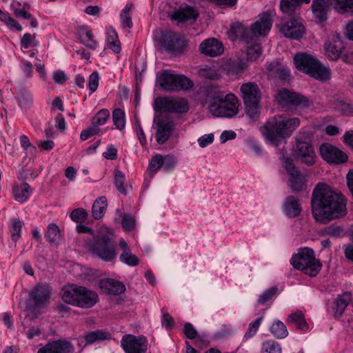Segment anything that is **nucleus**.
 Wrapping results in <instances>:
<instances>
[{
    "instance_id": "obj_1",
    "label": "nucleus",
    "mask_w": 353,
    "mask_h": 353,
    "mask_svg": "<svg viewBox=\"0 0 353 353\" xmlns=\"http://www.w3.org/2000/svg\"><path fill=\"white\" fill-rule=\"evenodd\" d=\"M311 205L314 219L323 224L343 218L347 212L345 196L325 183H319L314 189Z\"/></svg>"
},
{
    "instance_id": "obj_2",
    "label": "nucleus",
    "mask_w": 353,
    "mask_h": 353,
    "mask_svg": "<svg viewBox=\"0 0 353 353\" xmlns=\"http://www.w3.org/2000/svg\"><path fill=\"white\" fill-rule=\"evenodd\" d=\"M299 125V118H288L279 114L269 118L261 131L265 139L276 146L290 137Z\"/></svg>"
},
{
    "instance_id": "obj_3",
    "label": "nucleus",
    "mask_w": 353,
    "mask_h": 353,
    "mask_svg": "<svg viewBox=\"0 0 353 353\" xmlns=\"http://www.w3.org/2000/svg\"><path fill=\"white\" fill-rule=\"evenodd\" d=\"M84 248L92 256L105 262L113 261L117 255L112 234L104 230H100L92 237L88 238L85 241Z\"/></svg>"
},
{
    "instance_id": "obj_4",
    "label": "nucleus",
    "mask_w": 353,
    "mask_h": 353,
    "mask_svg": "<svg viewBox=\"0 0 353 353\" xmlns=\"http://www.w3.org/2000/svg\"><path fill=\"white\" fill-rule=\"evenodd\" d=\"M290 263L294 268L312 277L316 276L322 268L320 261L314 256V250L307 247L299 249L298 252L292 255Z\"/></svg>"
},
{
    "instance_id": "obj_5",
    "label": "nucleus",
    "mask_w": 353,
    "mask_h": 353,
    "mask_svg": "<svg viewBox=\"0 0 353 353\" xmlns=\"http://www.w3.org/2000/svg\"><path fill=\"white\" fill-rule=\"evenodd\" d=\"M294 63L299 70L318 80H327L330 77L329 69L311 54L305 52L297 53L294 57Z\"/></svg>"
},
{
    "instance_id": "obj_6",
    "label": "nucleus",
    "mask_w": 353,
    "mask_h": 353,
    "mask_svg": "<svg viewBox=\"0 0 353 353\" xmlns=\"http://www.w3.org/2000/svg\"><path fill=\"white\" fill-rule=\"evenodd\" d=\"M157 81L161 90L165 92L188 90L194 85L193 81L183 74H178L172 70H163L157 75Z\"/></svg>"
},
{
    "instance_id": "obj_7",
    "label": "nucleus",
    "mask_w": 353,
    "mask_h": 353,
    "mask_svg": "<svg viewBox=\"0 0 353 353\" xmlns=\"http://www.w3.org/2000/svg\"><path fill=\"white\" fill-rule=\"evenodd\" d=\"M276 99L282 108H310L313 107V102L307 97L285 88L278 92Z\"/></svg>"
},
{
    "instance_id": "obj_8",
    "label": "nucleus",
    "mask_w": 353,
    "mask_h": 353,
    "mask_svg": "<svg viewBox=\"0 0 353 353\" xmlns=\"http://www.w3.org/2000/svg\"><path fill=\"white\" fill-rule=\"evenodd\" d=\"M209 110L215 117H233L239 112L237 98L234 94L228 93L218 103L209 104Z\"/></svg>"
},
{
    "instance_id": "obj_9",
    "label": "nucleus",
    "mask_w": 353,
    "mask_h": 353,
    "mask_svg": "<svg viewBox=\"0 0 353 353\" xmlns=\"http://www.w3.org/2000/svg\"><path fill=\"white\" fill-rule=\"evenodd\" d=\"M154 110L170 113L182 114L189 110L186 99L179 97H162L155 100Z\"/></svg>"
},
{
    "instance_id": "obj_10",
    "label": "nucleus",
    "mask_w": 353,
    "mask_h": 353,
    "mask_svg": "<svg viewBox=\"0 0 353 353\" xmlns=\"http://www.w3.org/2000/svg\"><path fill=\"white\" fill-rule=\"evenodd\" d=\"M156 130V141L158 144H164L170 137L175 128L174 121L168 116H161L154 120Z\"/></svg>"
},
{
    "instance_id": "obj_11",
    "label": "nucleus",
    "mask_w": 353,
    "mask_h": 353,
    "mask_svg": "<svg viewBox=\"0 0 353 353\" xmlns=\"http://www.w3.org/2000/svg\"><path fill=\"white\" fill-rule=\"evenodd\" d=\"M283 167L290 176L288 181L289 187L293 192L301 191L306 183V178L295 167L294 163L288 158H284Z\"/></svg>"
},
{
    "instance_id": "obj_12",
    "label": "nucleus",
    "mask_w": 353,
    "mask_h": 353,
    "mask_svg": "<svg viewBox=\"0 0 353 353\" xmlns=\"http://www.w3.org/2000/svg\"><path fill=\"white\" fill-rule=\"evenodd\" d=\"M121 344L125 353H145L148 350V340L143 336L125 334L122 337Z\"/></svg>"
},
{
    "instance_id": "obj_13",
    "label": "nucleus",
    "mask_w": 353,
    "mask_h": 353,
    "mask_svg": "<svg viewBox=\"0 0 353 353\" xmlns=\"http://www.w3.org/2000/svg\"><path fill=\"white\" fill-rule=\"evenodd\" d=\"M280 30L285 37L298 41L303 37L306 31L301 19L296 16L284 22L281 26Z\"/></svg>"
},
{
    "instance_id": "obj_14",
    "label": "nucleus",
    "mask_w": 353,
    "mask_h": 353,
    "mask_svg": "<svg viewBox=\"0 0 353 353\" xmlns=\"http://www.w3.org/2000/svg\"><path fill=\"white\" fill-rule=\"evenodd\" d=\"M272 26V21L270 14L268 12H264L260 15L259 19L252 24L250 27V34L252 37V42L260 37L266 36Z\"/></svg>"
},
{
    "instance_id": "obj_15",
    "label": "nucleus",
    "mask_w": 353,
    "mask_h": 353,
    "mask_svg": "<svg viewBox=\"0 0 353 353\" xmlns=\"http://www.w3.org/2000/svg\"><path fill=\"white\" fill-rule=\"evenodd\" d=\"M320 153L322 158L329 163L339 164L347 160L345 153L327 143L321 145Z\"/></svg>"
},
{
    "instance_id": "obj_16",
    "label": "nucleus",
    "mask_w": 353,
    "mask_h": 353,
    "mask_svg": "<svg viewBox=\"0 0 353 353\" xmlns=\"http://www.w3.org/2000/svg\"><path fill=\"white\" fill-rule=\"evenodd\" d=\"M250 32V29H248L243 23L235 22L231 25L230 30L228 31V36L232 41L239 40L245 43V44H249L252 43Z\"/></svg>"
},
{
    "instance_id": "obj_17",
    "label": "nucleus",
    "mask_w": 353,
    "mask_h": 353,
    "mask_svg": "<svg viewBox=\"0 0 353 353\" xmlns=\"http://www.w3.org/2000/svg\"><path fill=\"white\" fill-rule=\"evenodd\" d=\"M199 50L205 56L215 57L223 53L224 47L217 39L208 38L201 43Z\"/></svg>"
},
{
    "instance_id": "obj_18",
    "label": "nucleus",
    "mask_w": 353,
    "mask_h": 353,
    "mask_svg": "<svg viewBox=\"0 0 353 353\" xmlns=\"http://www.w3.org/2000/svg\"><path fill=\"white\" fill-rule=\"evenodd\" d=\"M199 17V12L194 7L184 6L179 7L172 14V19L179 23H194Z\"/></svg>"
},
{
    "instance_id": "obj_19",
    "label": "nucleus",
    "mask_w": 353,
    "mask_h": 353,
    "mask_svg": "<svg viewBox=\"0 0 353 353\" xmlns=\"http://www.w3.org/2000/svg\"><path fill=\"white\" fill-rule=\"evenodd\" d=\"M240 91L244 103H259L261 92L256 83L253 82L243 83Z\"/></svg>"
},
{
    "instance_id": "obj_20",
    "label": "nucleus",
    "mask_w": 353,
    "mask_h": 353,
    "mask_svg": "<svg viewBox=\"0 0 353 353\" xmlns=\"http://www.w3.org/2000/svg\"><path fill=\"white\" fill-rule=\"evenodd\" d=\"M326 57L331 61H336L341 56L344 46L338 34L334 35L325 43Z\"/></svg>"
},
{
    "instance_id": "obj_21",
    "label": "nucleus",
    "mask_w": 353,
    "mask_h": 353,
    "mask_svg": "<svg viewBox=\"0 0 353 353\" xmlns=\"http://www.w3.org/2000/svg\"><path fill=\"white\" fill-rule=\"evenodd\" d=\"M74 351L73 345L67 340H56L40 348L37 353H70Z\"/></svg>"
},
{
    "instance_id": "obj_22",
    "label": "nucleus",
    "mask_w": 353,
    "mask_h": 353,
    "mask_svg": "<svg viewBox=\"0 0 353 353\" xmlns=\"http://www.w3.org/2000/svg\"><path fill=\"white\" fill-rule=\"evenodd\" d=\"M161 46L168 52H178L183 46L185 41L174 32H167L162 34Z\"/></svg>"
},
{
    "instance_id": "obj_23",
    "label": "nucleus",
    "mask_w": 353,
    "mask_h": 353,
    "mask_svg": "<svg viewBox=\"0 0 353 353\" xmlns=\"http://www.w3.org/2000/svg\"><path fill=\"white\" fill-rule=\"evenodd\" d=\"M50 295L51 288L50 286L46 284H39L34 288L30 296L37 307H42L48 303Z\"/></svg>"
},
{
    "instance_id": "obj_24",
    "label": "nucleus",
    "mask_w": 353,
    "mask_h": 353,
    "mask_svg": "<svg viewBox=\"0 0 353 353\" xmlns=\"http://www.w3.org/2000/svg\"><path fill=\"white\" fill-rule=\"evenodd\" d=\"M332 0H313L311 6L314 17L320 21H326Z\"/></svg>"
},
{
    "instance_id": "obj_25",
    "label": "nucleus",
    "mask_w": 353,
    "mask_h": 353,
    "mask_svg": "<svg viewBox=\"0 0 353 353\" xmlns=\"http://www.w3.org/2000/svg\"><path fill=\"white\" fill-rule=\"evenodd\" d=\"M298 154L302 162L307 165L314 164L315 152L311 144L307 141H298L296 143Z\"/></svg>"
},
{
    "instance_id": "obj_26",
    "label": "nucleus",
    "mask_w": 353,
    "mask_h": 353,
    "mask_svg": "<svg viewBox=\"0 0 353 353\" xmlns=\"http://www.w3.org/2000/svg\"><path fill=\"white\" fill-rule=\"evenodd\" d=\"M98 301V295L96 292L82 286L79 296L77 307L90 308Z\"/></svg>"
},
{
    "instance_id": "obj_27",
    "label": "nucleus",
    "mask_w": 353,
    "mask_h": 353,
    "mask_svg": "<svg viewBox=\"0 0 353 353\" xmlns=\"http://www.w3.org/2000/svg\"><path fill=\"white\" fill-rule=\"evenodd\" d=\"M82 286L71 284L62 288L61 297L63 301L68 304L77 306L79 296Z\"/></svg>"
},
{
    "instance_id": "obj_28",
    "label": "nucleus",
    "mask_w": 353,
    "mask_h": 353,
    "mask_svg": "<svg viewBox=\"0 0 353 353\" xmlns=\"http://www.w3.org/2000/svg\"><path fill=\"white\" fill-rule=\"evenodd\" d=\"M99 286L108 294L114 295H119L125 290V287L121 282L112 279L101 280L99 283Z\"/></svg>"
},
{
    "instance_id": "obj_29",
    "label": "nucleus",
    "mask_w": 353,
    "mask_h": 353,
    "mask_svg": "<svg viewBox=\"0 0 353 353\" xmlns=\"http://www.w3.org/2000/svg\"><path fill=\"white\" fill-rule=\"evenodd\" d=\"M286 322L288 324L294 325L296 329L301 331L307 332L309 330V325L301 311L296 310L290 314L286 319Z\"/></svg>"
},
{
    "instance_id": "obj_30",
    "label": "nucleus",
    "mask_w": 353,
    "mask_h": 353,
    "mask_svg": "<svg viewBox=\"0 0 353 353\" xmlns=\"http://www.w3.org/2000/svg\"><path fill=\"white\" fill-rule=\"evenodd\" d=\"M284 211L286 215L290 218L298 216L301 212V207L299 203V200L294 196H288L286 198Z\"/></svg>"
},
{
    "instance_id": "obj_31",
    "label": "nucleus",
    "mask_w": 353,
    "mask_h": 353,
    "mask_svg": "<svg viewBox=\"0 0 353 353\" xmlns=\"http://www.w3.org/2000/svg\"><path fill=\"white\" fill-rule=\"evenodd\" d=\"M332 7L339 14L353 16V0H332Z\"/></svg>"
},
{
    "instance_id": "obj_32",
    "label": "nucleus",
    "mask_w": 353,
    "mask_h": 353,
    "mask_svg": "<svg viewBox=\"0 0 353 353\" xmlns=\"http://www.w3.org/2000/svg\"><path fill=\"white\" fill-rule=\"evenodd\" d=\"M351 301V294L349 292H345L342 295L339 296L334 301V316L339 319L344 312L345 308Z\"/></svg>"
},
{
    "instance_id": "obj_33",
    "label": "nucleus",
    "mask_w": 353,
    "mask_h": 353,
    "mask_svg": "<svg viewBox=\"0 0 353 353\" xmlns=\"http://www.w3.org/2000/svg\"><path fill=\"white\" fill-rule=\"evenodd\" d=\"M310 0H281V10L287 14L292 15L303 4H308Z\"/></svg>"
},
{
    "instance_id": "obj_34",
    "label": "nucleus",
    "mask_w": 353,
    "mask_h": 353,
    "mask_svg": "<svg viewBox=\"0 0 353 353\" xmlns=\"http://www.w3.org/2000/svg\"><path fill=\"white\" fill-rule=\"evenodd\" d=\"M78 35L81 43L88 48L92 50H95L97 48V42L93 39L92 32L88 27L79 28Z\"/></svg>"
},
{
    "instance_id": "obj_35",
    "label": "nucleus",
    "mask_w": 353,
    "mask_h": 353,
    "mask_svg": "<svg viewBox=\"0 0 353 353\" xmlns=\"http://www.w3.org/2000/svg\"><path fill=\"white\" fill-rule=\"evenodd\" d=\"M12 192L14 199L19 203H23L30 196V186L24 182L21 185H14Z\"/></svg>"
},
{
    "instance_id": "obj_36",
    "label": "nucleus",
    "mask_w": 353,
    "mask_h": 353,
    "mask_svg": "<svg viewBox=\"0 0 353 353\" xmlns=\"http://www.w3.org/2000/svg\"><path fill=\"white\" fill-rule=\"evenodd\" d=\"M225 94L220 87L216 85H210L207 88L206 96L209 101V104H214L224 99Z\"/></svg>"
},
{
    "instance_id": "obj_37",
    "label": "nucleus",
    "mask_w": 353,
    "mask_h": 353,
    "mask_svg": "<svg viewBox=\"0 0 353 353\" xmlns=\"http://www.w3.org/2000/svg\"><path fill=\"white\" fill-rule=\"evenodd\" d=\"M107 208V199L105 196H100L96 199L92 207V214L94 219L99 220L104 215Z\"/></svg>"
},
{
    "instance_id": "obj_38",
    "label": "nucleus",
    "mask_w": 353,
    "mask_h": 353,
    "mask_svg": "<svg viewBox=\"0 0 353 353\" xmlns=\"http://www.w3.org/2000/svg\"><path fill=\"white\" fill-rule=\"evenodd\" d=\"M254 40V42L245 44L246 46V54L248 61H256L262 53V48L259 43Z\"/></svg>"
},
{
    "instance_id": "obj_39",
    "label": "nucleus",
    "mask_w": 353,
    "mask_h": 353,
    "mask_svg": "<svg viewBox=\"0 0 353 353\" xmlns=\"http://www.w3.org/2000/svg\"><path fill=\"white\" fill-rule=\"evenodd\" d=\"M109 337V334L101 330H97L88 333L84 339H81V342H85V344H92L98 341H103Z\"/></svg>"
},
{
    "instance_id": "obj_40",
    "label": "nucleus",
    "mask_w": 353,
    "mask_h": 353,
    "mask_svg": "<svg viewBox=\"0 0 353 353\" xmlns=\"http://www.w3.org/2000/svg\"><path fill=\"white\" fill-rule=\"evenodd\" d=\"M270 332L277 339H285L288 335V331L285 325L279 320L275 321L273 323Z\"/></svg>"
},
{
    "instance_id": "obj_41",
    "label": "nucleus",
    "mask_w": 353,
    "mask_h": 353,
    "mask_svg": "<svg viewBox=\"0 0 353 353\" xmlns=\"http://www.w3.org/2000/svg\"><path fill=\"white\" fill-rule=\"evenodd\" d=\"M134 5L132 3H128L125 8L121 10L120 14V19L121 26L123 28H131L132 27V21L130 14V12L133 8Z\"/></svg>"
},
{
    "instance_id": "obj_42",
    "label": "nucleus",
    "mask_w": 353,
    "mask_h": 353,
    "mask_svg": "<svg viewBox=\"0 0 353 353\" xmlns=\"http://www.w3.org/2000/svg\"><path fill=\"white\" fill-rule=\"evenodd\" d=\"M107 43L110 48L114 53H119L121 51V45L118 38L117 33L114 29H111L108 32Z\"/></svg>"
},
{
    "instance_id": "obj_43",
    "label": "nucleus",
    "mask_w": 353,
    "mask_h": 353,
    "mask_svg": "<svg viewBox=\"0 0 353 353\" xmlns=\"http://www.w3.org/2000/svg\"><path fill=\"white\" fill-rule=\"evenodd\" d=\"M19 105L23 108L29 107L32 103V97L29 90L25 88H21L18 92Z\"/></svg>"
},
{
    "instance_id": "obj_44",
    "label": "nucleus",
    "mask_w": 353,
    "mask_h": 353,
    "mask_svg": "<svg viewBox=\"0 0 353 353\" xmlns=\"http://www.w3.org/2000/svg\"><path fill=\"white\" fill-rule=\"evenodd\" d=\"M125 181V174L119 170H114V185L116 186L117 190L120 193H121L122 194L126 195L127 190H125V188L124 187Z\"/></svg>"
},
{
    "instance_id": "obj_45",
    "label": "nucleus",
    "mask_w": 353,
    "mask_h": 353,
    "mask_svg": "<svg viewBox=\"0 0 353 353\" xmlns=\"http://www.w3.org/2000/svg\"><path fill=\"white\" fill-rule=\"evenodd\" d=\"M112 119L114 125L119 130H123L125 126V114L123 110L117 108L112 112Z\"/></svg>"
},
{
    "instance_id": "obj_46",
    "label": "nucleus",
    "mask_w": 353,
    "mask_h": 353,
    "mask_svg": "<svg viewBox=\"0 0 353 353\" xmlns=\"http://www.w3.org/2000/svg\"><path fill=\"white\" fill-rule=\"evenodd\" d=\"M261 350L263 353H280L282 348L279 342L268 340L263 343Z\"/></svg>"
},
{
    "instance_id": "obj_47",
    "label": "nucleus",
    "mask_w": 353,
    "mask_h": 353,
    "mask_svg": "<svg viewBox=\"0 0 353 353\" xmlns=\"http://www.w3.org/2000/svg\"><path fill=\"white\" fill-rule=\"evenodd\" d=\"M22 222L19 219H14L10 227V232L11 234L12 240L16 243L21 236V231L22 228Z\"/></svg>"
},
{
    "instance_id": "obj_48",
    "label": "nucleus",
    "mask_w": 353,
    "mask_h": 353,
    "mask_svg": "<svg viewBox=\"0 0 353 353\" xmlns=\"http://www.w3.org/2000/svg\"><path fill=\"white\" fill-rule=\"evenodd\" d=\"M259 103H244L246 114L252 121H255L259 117Z\"/></svg>"
},
{
    "instance_id": "obj_49",
    "label": "nucleus",
    "mask_w": 353,
    "mask_h": 353,
    "mask_svg": "<svg viewBox=\"0 0 353 353\" xmlns=\"http://www.w3.org/2000/svg\"><path fill=\"white\" fill-rule=\"evenodd\" d=\"M199 74L200 77L210 80H216L219 79V74L214 67H205L199 69Z\"/></svg>"
},
{
    "instance_id": "obj_50",
    "label": "nucleus",
    "mask_w": 353,
    "mask_h": 353,
    "mask_svg": "<svg viewBox=\"0 0 353 353\" xmlns=\"http://www.w3.org/2000/svg\"><path fill=\"white\" fill-rule=\"evenodd\" d=\"M60 236L59 227L54 223H50L48 225L46 232V237L50 243L56 242Z\"/></svg>"
},
{
    "instance_id": "obj_51",
    "label": "nucleus",
    "mask_w": 353,
    "mask_h": 353,
    "mask_svg": "<svg viewBox=\"0 0 353 353\" xmlns=\"http://www.w3.org/2000/svg\"><path fill=\"white\" fill-rule=\"evenodd\" d=\"M120 261L130 266H137L139 263V259L136 255L132 254L131 251L122 252L119 256Z\"/></svg>"
},
{
    "instance_id": "obj_52",
    "label": "nucleus",
    "mask_w": 353,
    "mask_h": 353,
    "mask_svg": "<svg viewBox=\"0 0 353 353\" xmlns=\"http://www.w3.org/2000/svg\"><path fill=\"white\" fill-rule=\"evenodd\" d=\"M163 157L161 154H156L151 159L148 169L154 174L157 171L159 170L161 168H163Z\"/></svg>"
},
{
    "instance_id": "obj_53",
    "label": "nucleus",
    "mask_w": 353,
    "mask_h": 353,
    "mask_svg": "<svg viewBox=\"0 0 353 353\" xmlns=\"http://www.w3.org/2000/svg\"><path fill=\"white\" fill-rule=\"evenodd\" d=\"M110 117V112L107 109L100 110L93 118V123L99 125H104Z\"/></svg>"
},
{
    "instance_id": "obj_54",
    "label": "nucleus",
    "mask_w": 353,
    "mask_h": 353,
    "mask_svg": "<svg viewBox=\"0 0 353 353\" xmlns=\"http://www.w3.org/2000/svg\"><path fill=\"white\" fill-rule=\"evenodd\" d=\"M335 108L337 109L343 115H353V105L345 103L343 101H338L335 103Z\"/></svg>"
},
{
    "instance_id": "obj_55",
    "label": "nucleus",
    "mask_w": 353,
    "mask_h": 353,
    "mask_svg": "<svg viewBox=\"0 0 353 353\" xmlns=\"http://www.w3.org/2000/svg\"><path fill=\"white\" fill-rule=\"evenodd\" d=\"M70 216L73 221L81 223L86 220L88 212L83 208H77L72 211Z\"/></svg>"
},
{
    "instance_id": "obj_56",
    "label": "nucleus",
    "mask_w": 353,
    "mask_h": 353,
    "mask_svg": "<svg viewBox=\"0 0 353 353\" xmlns=\"http://www.w3.org/2000/svg\"><path fill=\"white\" fill-rule=\"evenodd\" d=\"M21 48L28 49L30 46H37L38 41H35V34L26 33L21 39Z\"/></svg>"
},
{
    "instance_id": "obj_57",
    "label": "nucleus",
    "mask_w": 353,
    "mask_h": 353,
    "mask_svg": "<svg viewBox=\"0 0 353 353\" xmlns=\"http://www.w3.org/2000/svg\"><path fill=\"white\" fill-rule=\"evenodd\" d=\"M278 292V288L276 286L272 287L270 289L264 291L259 296L258 303L259 304H264L270 301L273 296H276Z\"/></svg>"
},
{
    "instance_id": "obj_58",
    "label": "nucleus",
    "mask_w": 353,
    "mask_h": 353,
    "mask_svg": "<svg viewBox=\"0 0 353 353\" xmlns=\"http://www.w3.org/2000/svg\"><path fill=\"white\" fill-rule=\"evenodd\" d=\"M263 316L257 318L255 321L251 322L249 324L248 329L246 331L244 337L246 339H249L252 337L256 333L257 330L259 328V326L262 322Z\"/></svg>"
},
{
    "instance_id": "obj_59",
    "label": "nucleus",
    "mask_w": 353,
    "mask_h": 353,
    "mask_svg": "<svg viewBox=\"0 0 353 353\" xmlns=\"http://www.w3.org/2000/svg\"><path fill=\"white\" fill-rule=\"evenodd\" d=\"M232 332L233 329L231 326L223 325L220 330L214 333V338L219 340L225 339L231 336Z\"/></svg>"
},
{
    "instance_id": "obj_60",
    "label": "nucleus",
    "mask_w": 353,
    "mask_h": 353,
    "mask_svg": "<svg viewBox=\"0 0 353 353\" xmlns=\"http://www.w3.org/2000/svg\"><path fill=\"white\" fill-rule=\"evenodd\" d=\"M343 229L340 225H332L327 227L323 230V234L330 236L332 237H340L343 236Z\"/></svg>"
},
{
    "instance_id": "obj_61",
    "label": "nucleus",
    "mask_w": 353,
    "mask_h": 353,
    "mask_svg": "<svg viewBox=\"0 0 353 353\" xmlns=\"http://www.w3.org/2000/svg\"><path fill=\"white\" fill-rule=\"evenodd\" d=\"M100 128L97 126V125H94L93 123L92 125L88 128L85 130H83L80 134V139L82 141H85L89 139L90 137L97 134L99 132Z\"/></svg>"
},
{
    "instance_id": "obj_62",
    "label": "nucleus",
    "mask_w": 353,
    "mask_h": 353,
    "mask_svg": "<svg viewBox=\"0 0 353 353\" xmlns=\"http://www.w3.org/2000/svg\"><path fill=\"white\" fill-rule=\"evenodd\" d=\"M121 225L126 231H131L135 225V219L130 214H125L123 216Z\"/></svg>"
},
{
    "instance_id": "obj_63",
    "label": "nucleus",
    "mask_w": 353,
    "mask_h": 353,
    "mask_svg": "<svg viewBox=\"0 0 353 353\" xmlns=\"http://www.w3.org/2000/svg\"><path fill=\"white\" fill-rule=\"evenodd\" d=\"M99 73L97 71H94L89 77L88 88L92 93L97 90L99 86Z\"/></svg>"
},
{
    "instance_id": "obj_64",
    "label": "nucleus",
    "mask_w": 353,
    "mask_h": 353,
    "mask_svg": "<svg viewBox=\"0 0 353 353\" xmlns=\"http://www.w3.org/2000/svg\"><path fill=\"white\" fill-rule=\"evenodd\" d=\"M183 332L185 336L190 339H193L198 335L196 329L190 323H185Z\"/></svg>"
}]
</instances>
